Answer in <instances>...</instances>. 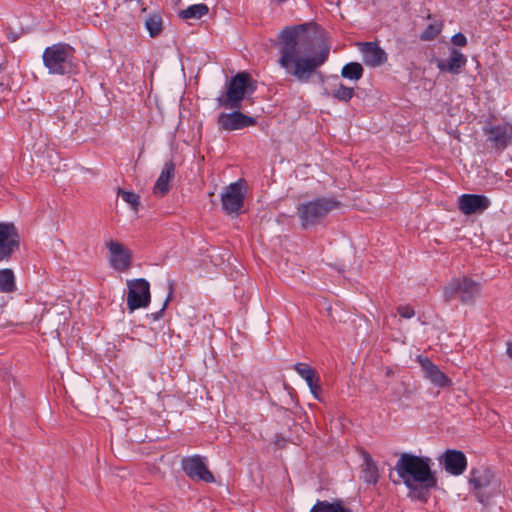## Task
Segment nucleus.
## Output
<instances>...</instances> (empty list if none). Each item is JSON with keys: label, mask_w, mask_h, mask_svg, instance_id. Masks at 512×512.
Masks as SVG:
<instances>
[{"label": "nucleus", "mask_w": 512, "mask_h": 512, "mask_svg": "<svg viewBox=\"0 0 512 512\" xmlns=\"http://www.w3.org/2000/svg\"><path fill=\"white\" fill-rule=\"evenodd\" d=\"M44 66L51 74H71L76 70L75 50L66 43L47 47L42 55Z\"/></svg>", "instance_id": "nucleus-3"}, {"label": "nucleus", "mask_w": 512, "mask_h": 512, "mask_svg": "<svg viewBox=\"0 0 512 512\" xmlns=\"http://www.w3.org/2000/svg\"><path fill=\"white\" fill-rule=\"evenodd\" d=\"M205 460V457L194 455L184 458L181 466L186 475L191 479L212 483L214 482V476L208 470Z\"/></svg>", "instance_id": "nucleus-10"}, {"label": "nucleus", "mask_w": 512, "mask_h": 512, "mask_svg": "<svg viewBox=\"0 0 512 512\" xmlns=\"http://www.w3.org/2000/svg\"><path fill=\"white\" fill-rule=\"evenodd\" d=\"M19 247V236L11 223H0V263L8 261Z\"/></svg>", "instance_id": "nucleus-12"}, {"label": "nucleus", "mask_w": 512, "mask_h": 512, "mask_svg": "<svg viewBox=\"0 0 512 512\" xmlns=\"http://www.w3.org/2000/svg\"><path fill=\"white\" fill-rule=\"evenodd\" d=\"M208 13V7L205 4H195L179 12L182 19H200Z\"/></svg>", "instance_id": "nucleus-25"}, {"label": "nucleus", "mask_w": 512, "mask_h": 512, "mask_svg": "<svg viewBox=\"0 0 512 512\" xmlns=\"http://www.w3.org/2000/svg\"><path fill=\"white\" fill-rule=\"evenodd\" d=\"M312 39L302 27H287L279 34L278 64L299 82L307 83L315 70L327 59L329 49L312 55Z\"/></svg>", "instance_id": "nucleus-1"}, {"label": "nucleus", "mask_w": 512, "mask_h": 512, "mask_svg": "<svg viewBox=\"0 0 512 512\" xmlns=\"http://www.w3.org/2000/svg\"><path fill=\"white\" fill-rule=\"evenodd\" d=\"M169 289H170V294H171L172 293V284H170Z\"/></svg>", "instance_id": "nucleus-36"}, {"label": "nucleus", "mask_w": 512, "mask_h": 512, "mask_svg": "<svg viewBox=\"0 0 512 512\" xmlns=\"http://www.w3.org/2000/svg\"><path fill=\"white\" fill-rule=\"evenodd\" d=\"M294 369L303 379H305L314 397L316 399H319L317 394V390L319 389V378L317 377L315 370L305 363H297L294 366Z\"/></svg>", "instance_id": "nucleus-21"}, {"label": "nucleus", "mask_w": 512, "mask_h": 512, "mask_svg": "<svg viewBox=\"0 0 512 512\" xmlns=\"http://www.w3.org/2000/svg\"><path fill=\"white\" fill-rule=\"evenodd\" d=\"M17 289L16 278L12 269H0V293L8 294Z\"/></svg>", "instance_id": "nucleus-23"}, {"label": "nucleus", "mask_w": 512, "mask_h": 512, "mask_svg": "<svg viewBox=\"0 0 512 512\" xmlns=\"http://www.w3.org/2000/svg\"><path fill=\"white\" fill-rule=\"evenodd\" d=\"M363 75V67L360 63L351 62L343 66L341 76L350 80H359Z\"/></svg>", "instance_id": "nucleus-26"}, {"label": "nucleus", "mask_w": 512, "mask_h": 512, "mask_svg": "<svg viewBox=\"0 0 512 512\" xmlns=\"http://www.w3.org/2000/svg\"><path fill=\"white\" fill-rule=\"evenodd\" d=\"M452 43L458 47H464L467 44V38L462 33H457L451 38Z\"/></svg>", "instance_id": "nucleus-32"}, {"label": "nucleus", "mask_w": 512, "mask_h": 512, "mask_svg": "<svg viewBox=\"0 0 512 512\" xmlns=\"http://www.w3.org/2000/svg\"><path fill=\"white\" fill-rule=\"evenodd\" d=\"M110 266L120 272L127 271L131 267L132 253L122 243L114 240L106 242Z\"/></svg>", "instance_id": "nucleus-9"}, {"label": "nucleus", "mask_w": 512, "mask_h": 512, "mask_svg": "<svg viewBox=\"0 0 512 512\" xmlns=\"http://www.w3.org/2000/svg\"><path fill=\"white\" fill-rule=\"evenodd\" d=\"M437 68L441 72H447L453 75H457L461 72V69L466 65V56L455 48L450 49L449 57L444 60L440 58L433 59Z\"/></svg>", "instance_id": "nucleus-17"}, {"label": "nucleus", "mask_w": 512, "mask_h": 512, "mask_svg": "<svg viewBox=\"0 0 512 512\" xmlns=\"http://www.w3.org/2000/svg\"><path fill=\"white\" fill-rule=\"evenodd\" d=\"M363 61L371 67H379L387 61L386 52L376 42L358 43Z\"/></svg>", "instance_id": "nucleus-18"}, {"label": "nucleus", "mask_w": 512, "mask_h": 512, "mask_svg": "<svg viewBox=\"0 0 512 512\" xmlns=\"http://www.w3.org/2000/svg\"><path fill=\"white\" fill-rule=\"evenodd\" d=\"M491 205V201L485 195L463 194L458 199L459 210L465 215L484 212Z\"/></svg>", "instance_id": "nucleus-15"}, {"label": "nucleus", "mask_w": 512, "mask_h": 512, "mask_svg": "<svg viewBox=\"0 0 512 512\" xmlns=\"http://www.w3.org/2000/svg\"><path fill=\"white\" fill-rule=\"evenodd\" d=\"M418 361L423 369L425 377L437 387H449L452 381L428 358L419 357Z\"/></svg>", "instance_id": "nucleus-19"}, {"label": "nucleus", "mask_w": 512, "mask_h": 512, "mask_svg": "<svg viewBox=\"0 0 512 512\" xmlns=\"http://www.w3.org/2000/svg\"><path fill=\"white\" fill-rule=\"evenodd\" d=\"M480 293L481 284L466 276L454 278L444 287L446 301L459 298L462 303H473Z\"/></svg>", "instance_id": "nucleus-5"}, {"label": "nucleus", "mask_w": 512, "mask_h": 512, "mask_svg": "<svg viewBox=\"0 0 512 512\" xmlns=\"http://www.w3.org/2000/svg\"><path fill=\"white\" fill-rule=\"evenodd\" d=\"M118 195L121 196L122 199L127 204H129L134 211H138L140 201L139 196L136 193L119 189Z\"/></svg>", "instance_id": "nucleus-30"}, {"label": "nucleus", "mask_w": 512, "mask_h": 512, "mask_svg": "<svg viewBox=\"0 0 512 512\" xmlns=\"http://www.w3.org/2000/svg\"><path fill=\"white\" fill-rule=\"evenodd\" d=\"M255 90L249 73L240 72L231 78L225 94L217 98L218 104L226 109H239L245 95Z\"/></svg>", "instance_id": "nucleus-4"}, {"label": "nucleus", "mask_w": 512, "mask_h": 512, "mask_svg": "<svg viewBox=\"0 0 512 512\" xmlns=\"http://www.w3.org/2000/svg\"><path fill=\"white\" fill-rule=\"evenodd\" d=\"M442 30V24L441 23H432L429 24L426 29L421 33L420 39L423 41H431L435 39Z\"/></svg>", "instance_id": "nucleus-27"}, {"label": "nucleus", "mask_w": 512, "mask_h": 512, "mask_svg": "<svg viewBox=\"0 0 512 512\" xmlns=\"http://www.w3.org/2000/svg\"><path fill=\"white\" fill-rule=\"evenodd\" d=\"M430 463V458L403 453L395 469L409 489H416L417 484L424 488H432L436 486L437 480L431 471Z\"/></svg>", "instance_id": "nucleus-2"}, {"label": "nucleus", "mask_w": 512, "mask_h": 512, "mask_svg": "<svg viewBox=\"0 0 512 512\" xmlns=\"http://www.w3.org/2000/svg\"><path fill=\"white\" fill-rule=\"evenodd\" d=\"M169 300H170V295L166 298V300H165L161 310L159 311V313L154 315V319H157L161 315L162 311L166 308L167 303L169 302Z\"/></svg>", "instance_id": "nucleus-33"}, {"label": "nucleus", "mask_w": 512, "mask_h": 512, "mask_svg": "<svg viewBox=\"0 0 512 512\" xmlns=\"http://www.w3.org/2000/svg\"><path fill=\"white\" fill-rule=\"evenodd\" d=\"M338 206V202L330 198H319L302 203L297 208L298 216L304 228L315 224Z\"/></svg>", "instance_id": "nucleus-7"}, {"label": "nucleus", "mask_w": 512, "mask_h": 512, "mask_svg": "<svg viewBox=\"0 0 512 512\" xmlns=\"http://www.w3.org/2000/svg\"><path fill=\"white\" fill-rule=\"evenodd\" d=\"M128 294L127 306L132 312L139 308H145L150 303V285L143 278L127 281Z\"/></svg>", "instance_id": "nucleus-8"}, {"label": "nucleus", "mask_w": 512, "mask_h": 512, "mask_svg": "<svg viewBox=\"0 0 512 512\" xmlns=\"http://www.w3.org/2000/svg\"><path fill=\"white\" fill-rule=\"evenodd\" d=\"M398 313L403 318H412L415 315L414 309L409 305H401L397 308Z\"/></svg>", "instance_id": "nucleus-31"}, {"label": "nucleus", "mask_w": 512, "mask_h": 512, "mask_svg": "<svg viewBox=\"0 0 512 512\" xmlns=\"http://www.w3.org/2000/svg\"><path fill=\"white\" fill-rule=\"evenodd\" d=\"M310 512H353L350 508L343 505L341 501L329 502L318 500L311 508Z\"/></svg>", "instance_id": "nucleus-22"}, {"label": "nucleus", "mask_w": 512, "mask_h": 512, "mask_svg": "<svg viewBox=\"0 0 512 512\" xmlns=\"http://www.w3.org/2000/svg\"><path fill=\"white\" fill-rule=\"evenodd\" d=\"M445 470L454 476L461 475L467 467V459L463 452L446 450L439 458Z\"/></svg>", "instance_id": "nucleus-16"}, {"label": "nucleus", "mask_w": 512, "mask_h": 512, "mask_svg": "<svg viewBox=\"0 0 512 512\" xmlns=\"http://www.w3.org/2000/svg\"><path fill=\"white\" fill-rule=\"evenodd\" d=\"M145 24L151 37L158 35L162 30V19L157 15L150 16Z\"/></svg>", "instance_id": "nucleus-29"}, {"label": "nucleus", "mask_w": 512, "mask_h": 512, "mask_svg": "<svg viewBox=\"0 0 512 512\" xmlns=\"http://www.w3.org/2000/svg\"><path fill=\"white\" fill-rule=\"evenodd\" d=\"M174 174L175 164L172 161L166 162L154 185L153 193L157 196H164L170 190V182L174 178Z\"/></svg>", "instance_id": "nucleus-20"}, {"label": "nucleus", "mask_w": 512, "mask_h": 512, "mask_svg": "<svg viewBox=\"0 0 512 512\" xmlns=\"http://www.w3.org/2000/svg\"><path fill=\"white\" fill-rule=\"evenodd\" d=\"M61 315H63V320L65 321V320H66V318H67V317H66V312H65V311L61 312Z\"/></svg>", "instance_id": "nucleus-35"}, {"label": "nucleus", "mask_w": 512, "mask_h": 512, "mask_svg": "<svg viewBox=\"0 0 512 512\" xmlns=\"http://www.w3.org/2000/svg\"><path fill=\"white\" fill-rule=\"evenodd\" d=\"M354 95V89L351 87H346L340 84L335 90L332 92V96L343 102H348Z\"/></svg>", "instance_id": "nucleus-28"}, {"label": "nucleus", "mask_w": 512, "mask_h": 512, "mask_svg": "<svg viewBox=\"0 0 512 512\" xmlns=\"http://www.w3.org/2000/svg\"><path fill=\"white\" fill-rule=\"evenodd\" d=\"M483 131L487 136V141L496 150H504L512 141V124L510 123L486 126Z\"/></svg>", "instance_id": "nucleus-13"}, {"label": "nucleus", "mask_w": 512, "mask_h": 512, "mask_svg": "<svg viewBox=\"0 0 512 512\" xmlns=\"http://www.w3.org/2000/svg\"><path fill=\"white\" fill-rule=\"evenodd\" d=\"M470 483L474 487V492L479 502L485 504L489 500L501 493L500 483L495 479L491 470L473 469L470 476Z\"/></svg>", "instance_id": "nucleus-6"}, {"label": "nucleus", "mask_w": 512, "mask_h": 512, "mask_svg": "<svg viewBox=\"0 0 512 512\" xmlns=\"http://www.w3.org/2000/svg\"><path fill=\"white\" fill-rule=\"evenodd\" d=\"M217 123L221 130L233 131L254 126L256 124V119L239 111H234L231 113L219 114Z\"/></svg>", "instance_id": "nucleus-14"}, {"label": "nucleus", "mask_w": 512, "mask_h": 512, "mask_svg": "<svg viewBox=\"0 0 512 512\" xmlns=\"http://www.w3.org/2000/svg\"><path fill=\"white\" fill-rule=\"evenodd\" d=\"M507 354L512 358V343H510L507 347Z\"/></svg>", "instance_id": "nucleus-34"}, {"label": "nucleus", "mask_w": 512, "mask_h": 512, "mask_svg": "<svg viewBox=\"0 0 512 512\" xmlns=\"http://www.w3.org/2000/svg\"><path fill=\"white\" fill-rule=\"evenodd\" d=\"M379 472L375 462L369 454L364 455L362 478L366 483L375 484L378 481Z\"/></svg>", "instance_id": "nucleus-24"}, {"label": "nucleus", "mask_w": 512, "mask_h": 512, "mask_svg": "<svg viewBox=\"0 0 512 512\" xmlns=\"http://www.w3.org/2000/svg\"><path fill=\"white\" fill-rule=\"evenodd\" d=\"M222 210L228 214H239L244 204L242 185L235 182L227 186L221 194Z\"/></svg>", "instance_id": "nucleus-11"}]
</instances>
